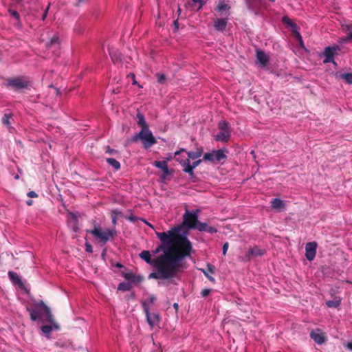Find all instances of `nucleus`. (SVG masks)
I'll list each match as a JSON object with an SVG mask.
<instances>
[{
    "mask_svg": "<svg viewBox=\"0 0 352 352\" xmlns=\"http://www.w3.org/2000/svg\"><path fill=\"white\" fill-rule=\"evenodd\" d=\"M116 266L117 267H118V268H122V267H123V265H122L121 263H116Z\"/></svg>",
    "mask_w": 352,
    "mask_h": 352,
    "instance_id": "56",
    "label": "nucleus"
},
{
    "mask_svg": "<svg viewBox=\"0 0 352 352\" xmlns=\"http://www.w3.org/2000/svg\"><path fill=\"white\" fill-rule=\"evenodd\" d=\"M219 132L215 135L214 140L222 142H228L231 135V129L228 122L221 120L218 124Z\"/></svg>",
    "mask_w": 352,
    "mask_h": 352,
    "instance_id": "7",
    "label": "nucleus"
},
{
    "mask_svg": "<svg viewBox=\"0 0 352 352\" xmlns=\"http://www.w3.org/2000/svg\"><path fill=\"white\" fill-rule=\"evenodd\" d=\"M143 279H144L143 276H142L140 275H135V274H133L132 279H131L130 281L135 283H138L142 281Z\"/></svg>",
    "mask_w": 352,
    "mask_h": 352,
    "instance_id": "36",
    "label": "nucleus"
},
{
    "mask_svg": "<svg viewBox=\"0 0 352 352\" xmlns=\"http://www.w3.org/2000/svg\"><path fill=\"white\" fill-rule=\"evenodd\" d=\"M309 336L318 344H322L327 340L325 333L322 332L320 329L312 330L310 332Z\"/></svg>",
    "mask_w": 352,
    "mask_h": 352,
    "instance_id": "12",
    "label": "nucleus"
},
{
    "mask_svg": "<svg viewBox=\"0 0 352 352\" xmlns=\"http://www.w3.org/2000/svg\"><path fill=\"white\" fill-rule=\"evenodd\" d=\"M256 59L263 67L267 66L269 63L268 56L262 50H256Z\"/></svg>",
    "mask_w": 352,
    "mask_h": 352,
    "instance_id": "15",
    "label": "nucleus"
},
{
    "mask_svg": "<svg viewBox=\"0 0 352 352\" xmlns=\"http://www.w3.org/2000/svg\"><path fill=\"white\" fill-rule=\"evenodd\" d=\"M227 23L226 19H217L214 21V27L218 31H223L226 28Z\"/></svg>",
    "mask_w": 352,
    "mask_h": 352,
    "instance_id": "20",
    "label": "nucleus"
},
{
    "mask_svg": "<svg viewBox=\"0 0 352 352\" xmlns=\"http://www.w3.org/2000/svg\"><path fill=\"white\" fill-rule=\"evenodd\" d=\"M210 292H211L210 289L206 288V289H204L201 290V295L202 297H206L210 294Z\"/></svg>",
    "mask_w": 352,
    "mask_h": 352,
    "instance_id": "42",
    "label": "nucleus"
},
{
    "mask_svg": "<svg viewBox=\"0 0 352 352\" xmlns=\"http://www.w3.org/2000/svg\"><path fill=\"white\" fill-rule=\"evenodd\" d=\"M208 225L206 223H201L199 221L195 230H197L200 232L205 231L206 232Z\"/></svg>",
    "mask_w": 352,
    "mask_h": 352,
    "instance_id": "33",
    "label": "nucleus"
},
{
    "mask_svg": "<svg viewBox=\"0 0 352 352\" xmlns=\"http://www.w3.org/2000/svg\"><path fill=\"white\" fill-rule=\"evenodd\" d=\"M179 228L175 227L168 232H156L161 244L156 248L154 253L163 252L156 258L158 260L166 254L170 257L174 265H186L183 260L190 256L192 252V245L190 240L185 235L179 234Z\"/></svg>",
    "mask_w": 352,
    "mask_h": 352,
    "instance_id": "1",
    "label": "nucleus"
},
{
    "mask_svg": "<svg viewBox=\"0 0 352 352\" xmlns=\"http://www.w3.org/2000/svg\"><path fill=\"white\" fill-rule=\"evenodd\" d=\"M48 9H49V6L47 8V9L45 10L43 16H42V19L43 20H45V19L46 18L47 16V11H48Z\"/></svg>",
    "mask_w": 352,
    "mask_h": 352,
    "instance_id": "51",
    "label": "nucleus"
},
{
    "mask_svg": "<svg viewBox=\"0 0 352 352\" xmlns=\"http://www.w3.org/2000/svg\"><path fill=\"white\" fill-rule=\"evenodd\" d=\"M226 155L222 149L214 151L212 153H206L204 155L203 160H208L210 162H221L223 160L226 159Z\"/></svg>",
    "mask_w": 352,
    "mask_h": 352,
    "instance_id": "10",
    "label": "nucleus"
},
{
    "mask_svg": "<svg viewBox=\"0 0 352 352\" xmlns=\"http://www.w3.org/2000/svg\"><path fill=\"white\" fill-rule=\"evenodd\" d=\"M106 153L109 155H116L118 153V151L116 149L110 148V146H107L105 150Z\"/></svg>",
    "mask_w": 352,
    "mask_h": 352,
    "instance_id": "39",
    "label": "nucleus"
},
{
    "mask_svg": "<svg viewBox=\"0 0 352 352\" xmlns=\"http://www.w3.org/2000/svg\"><path fill=\"white\" fill-rule=\"evenodd\" d=\"M125 219L131 222H135L136 221L140 219L138 217L134 216L133 214H131L129 216H126Z\"/></svg>",
    "mask_w": 352,
    "mask_h": 352,
    "instance_id": "41",
    "label": "nucleus"
},
{
    "mask_svg": "<svg viewBox=\"0 0 352 352\" xmlns=\"http://www.w3.org/2000/svg\"><path fill=\"white\" fill-rule=\"evenodd\" d=\"M139 140L142 141L144 148H148L157 143V140L149 128L141 129L139 133L132 138L131 141L135 142Z\"/></svg>",
    "mask_w": 352,
    "mask_h": 352,
    "instance_id": "5",
    "label": "nucleus"
},
{
    "mask_svg": "<svg viewBox=\"0 0 352 352\" xmlns=\"http://www.w3.org/2000/svg\"><path fill=\"white\" fill-rule=\"evenodd\" d=\"M326 304L328 307L336 308L340 305V300H328Z\"/></svg>",
    "mask_w": 352,
    "mask_h": 352,
    "instance_id": "34",
    "label": "nucleus"
},
{
    "mask_svg": "<svg viewBox=\"0 0 352 352\" xmlns=\"http://www.w3.org/2000/svg\"><path fill=\"white\" fill-rule=\"evenodd\" d=\"M184 151H185L184 149H181V150H179L178 151H176L175 153V155L176 156V155H179L180 153L184 152Z\"/></svg>",
    "mask_w": 352,
    "mask_h": 352,
    "instance_id": "55",
    "label": "nucleus"
},
{
    "mask_svg": "<svg viewBox=\"0 0 352 352\" xmlns=\"http://www.w3.org/2000/svg\"><path fill=\"white\" fill-rule=\"evenodd\" d=\"M173 307H174L175 309H178V304L177 303H175L173 305Z\"/></svg>",
    "mask_w": 352,
    "mask_h": 352,
    "instance_id": "60",
    "label": "nucleus"
},
{
    "mask_svg": "<svg viewBox=\"0 0 352 352\" xmlns=\"http://www.w3.org/2000/svg\"><path fill=\"white\" fill-rule=\"evenodd\" d=\"M132 288V285L130 283L122 282L118 285V290L122 292L130 291Z\"/></svg>",
    "mask_w": 352,
    "mask_h": 352,
    "instance_id": "30",
    "label": "nucleus"
},
{
    "mask_svg": "<svg viewBox=\"0 0 352 352\" xmlns=\"http://www.w3.org/2000/svg\"><path fill=\"white\" fill-rule=\"evenodd\" d=\"M8 13L14 18L15 19L16 21H18L19 22H20V15L19 14V12L14 10H12V9H9L8 10Z\"/></svg>",
    "mask_w": 352,
    "mask_h": 352,
    "instance_id": "35",
    "label": "nucleus"
},
{
    "mask_svg": "<svg viewBox=\"0 0 352 352\" xmlns=\"http://www.w3.org/2000/svg\"><path fill=\"white\" fill-rule=\"evenodd\" d=\"M156 264L153 265L157 270L148 275V278L171 279L182 273L186 268V265H174L173 260L165 255L156 260Z\"/></svg>",
    "mask_w": 352,
    "mask_h": 352,
    "instance_id": "3",
    "label": "nucleus"
},
{
    "mask_svg": "<svg viewBox=\"0 0 352 352\" xmlns=\"http://www.w3.org/2000/svg\"><path fill=\"white\" fill-rule=\"evenodd\" d=\"M140 257L145 261L148 264H150L151 265H154L156 264V258L153 259L151 258V254L149 251L148 250H143L140 254Z\"/></svg>",
    "mask_w": 352,
    "mask_h": 352,
    "instance_id": "16",
    "label": "nucleus"
},
{
    "mask_svg": "<svg viewBox=\"0 0 352 352\" xmlns=\"http://www.w3.org/2000/svg\"><path fill=\"white\" fill-rule=\"evenodd\" d=\"M109 54H110L111 58L113 62H118L122 60V56H121L120 54H119L116 52H113V51L109 50Z\"/></svg>",
    "mask_w": 352,
    "mask_h": 352,
    "instance_id": "32",
    "label": "nucleus"
},
{
    "mask_svg": "<svg viewBox=\"0 0 352 352\" xmlns=\"http://www.w3.org/2000/svg\"><path fill=\"white\" fill-rule=\"evenodd\" d=\"M12 117V113H5L1 120L2 124L6 126L8 128H10L11 125L10 119Z\"/></svg>",
    "mask_w": 352,
    "mask_h": 352,
    "instance_id": "29",
    "label": "nucleus"
},
{
    "mask_svg": "<svg viewBox=\"0 0 352 352\" xmlns=\"http://www.w3.org/2000/svg\"><path fill=\"white\" fill-rule=\"evenodd\" d=\"M133 273L131 272H122V276L126 279V280H131V279H132V277H133Z\"/></svg>",
    "mask_w": 352,
    "mask_h": 352,
    "instance_id": "40",
    "label": "nucleus"
},
{
    "mask_svg": "<svg viewBox=\"0 0 352 352\" xmlns=\"http://www.w3.org/2000/svg\"><path fill=\"white\" fill-rule=\"evenodd\" d=\"M156 76L159 83L164 84L165 82L166 78L164 74L157 73L156 74Z\"/></svg>",
    "mask_w": 352,
    "mask_h": 352,
    "instance_id": "37",
    "label": "nucleus"
},
{
    "mask_svg": "<svg viewBox=\"0 0 352 352\" xmlns=\"http://www.w3.org/2000/svg\"><path fill=\"white\" fill-rule=\"evenodd\" d=\"M228 246H229V244L228 242L225 243L223 245V248H222V250H223V255H226V252H227V250L228 249Z\"/></svg>",
    "mask_w": 352,
    "mask_h": 352,
    "instance_id": "46",
    "label": "nucleus"
},
{
    "mask_svg": "<svg viewBox=\"0 0 352 352\" xmlns=\"http://www.w3.org/2000/svg\"><path fill=\"white\" fill-rule=\"evenodd\" d=\"M87 1H88V0H76V2L74 3V6H79L81 4L85 3L87 2Z\"/></svg>",
    "mask_w": 352,
    "mask_h": 352,
    "instance_id": "47",
    "label": "nucleus"
},
{
    "mask_svg": "<svg viewBox=\"0 0 352 352\" xmlns=\"http://www.w3.org/2000/svg\"><path fill=\"white\" fill-rule=\"evenodd\" d=\"M30 312V319L32 321L41 320L43 322L50 323V325H43L41 327L42 333L47 338H50V333L52 330H59L60 325L56 322L52 311L43 300L34 304V308H27Z\"/></svg>",
    "mask_w": 352,
    "mask_h": 352,
    "instance_id": "2",
    "label": "nucleus"
},
{
    "mask_svg": "<svg viewBox=\"0 0 352 352\" xmlns=\"http://www.w3.org/2000/svg\"><path fill=\"white\" fill-rule=\"evenodd\" d=\"M347 29L349 30V32L347 34V37L346 38L345 41L352 39V29L350 30V28L349 26H347Z\"/></svg>",
    "mask_w": 352,
    "mask_h": 352,
    "instance_id": "45",
    "label": "nucleus"
},
{
    "mask_svg": "<svg viewBox=\"0 0 352 352\" xmlns=\"http://www.w3.org/2000/svg\"><path fill=\"white\" fill-rule=\"evenodd\" d=\"M317 243L316 242H309L305 245V256L309 261L314 260L316 254Z\"/></svg>",
    "mask_w": 352,
    "mask_h": 352,
    "instance_id": "13",
    "label": "nucleus"
},
{
    "mask_svg": "<svg viewBox=\"0 0 352 352\" xmlns=\"http://www.w3.org/2000/svg\"><path fill=\"white\" fill-rule=\"evenodd\" d=\"M87 232L91 233L100 243L103 244H106L109 240L114 239L117 234L115 229L102 230L98 225H94L93 230H87Z\"/></svg>",
    "mask_w": 352,
    "mask_h": 352,
    "instance_id": "4",
    "label": "nucleus"
},
{
    "mask_svg": "<svg viewBox=\"0 0 352 352\" xmlns=\"http://www.w3.org/2000/svg\"><path fill=\"white\" fill-rule=\"evenodd\" d=\"M149 299H150V302L151 303H153L155 302V297L154 296H151Z\"/></svg>",
    "mask_w": 352,
    "mask_h": 352,
    "instance_id": "53",
    "label": "nucleus"
},
{
    "mask_svg": "<svg viewBox=\"0 0 352 352\" xmlns=\"http://www.w3.org/2000/svg\"><path fill=\"white\" fill-rule=\"evenodd\" d=\"M142 307L146 317L147 322L148 323L150 327L153 329L155 324L159 323L160 320V315L156 313L151 314L149 312L148 305L145 302H142Z\"/></svg>",
    "mask_w": 352,
    "mask_h": 352,
    "instance_id": "8",
    "label": "nucleus"
},
{
    "mask_svg": "<svg viewBox=\"0 0 352 352\" xmlns=\"http://www.w3.org/2000/svg\"><path fill=\"white\" fill-rule=\"evenodd\" d=\"M153 165L162 170L164 175H170V170L168 169V164L166 161H155Z\"/></svg>",
    "mask_w": 352,
    "mask_h": 352,
    "instance_id": "18",
    "label": "nucleus"
},
{
    "mask_svg": "<svg viewBox=\"0 0 352 352\" xmlns=\"http://www.w3.org/2000/svg\"><path fill=\"white\" fill-rule=\"evenodd\" d=\"M8 276H9V278H10V280L13 283H14L19 285H21L23 284L21 278H19V276L17 275L16 273H15L14 272H9Z\"/></svg>",
    "mask_w": 352,
    "mask_h": 352,
    "instance_id": "27",
    "label": "nucleus"
},
{
    "mask_svg": "<svg viewBox=\"0 0 352 352\" xmlns=\"http://www.w3.org/2000/svg\"><path fill=\"white\" fill-rule=\"evenodd\" d=\"M206 232L210 234H213L216 233L217 232V230L214 227L208 226Z\"/></svg>",
    "mask_w": 352,
    "mask_h": 352,
    "instance_id": "43",
    "label": "nucleus"
},
{
    "mask_svg": "<svg viewBox=\"0 0 352 352\" xmlns=\"http://www.w3.org/2000/svg\"><path fill=\"white\" fill-rule=\"evenodd\" d=\"M28 196L31 198L37 197L38 195L34 191H30L28 193Z\"/></svg>",
    "mask_w": 352,
    "mask_h": 352,
    "instance_id": "48",
    "label": "nucleus"
},
{
    "mask_svg": "<svg viewBox=\"0 0 352 352\" xmlns=\"http://www.w3.org/2000/svg\"><path fill=\"white\" fill-rule=\"evenodd\" d=\"M173 23H174V25L175 26L176 28H179V23H178L177 20L174 21Z\"/></svg>",
    "mask_w": 352,
    "mask_h": 352,
    "instance_id": "54",
    "label": "nucleus"
},
{
    "mask_svg": "<svg viewBox=\"0 0 352 352\" xmlns=\"http://www.w3.org/2000/svg\"><path fill=\"white\" fill-rule=\"evenodd\" d=\"M46 47L47 48L54 47L56 49L59 48L60 47V40L58 34H54L51 40L46 43Z\"/></svg>",
    "mask_w": 352,
    "mask_h": 352,
    "instance_id": "21",
    "label": "nucleus"
},
{
    "mask_svg": "<svg viewBox=\"0 0 352 352\" xmlns=\"http://www.w3.org/2000/svg\"><path fill=\"white\" fill-rule=\"evenodd\" d=\"M265 250L263 249L259 248L258 246H254L252 248H250L247 254L245 256V261H250L252 257L261 256L265 254Z\"/></svg>",
    "mask_w": 352,
    "mask_h": 352,
    "instance_id": "14",
    "label": "nucleus"
},
{
    "mask_svg": "<svg viewBox=\"0 0 352 352\" xmlns=\"http://www.w3.org/2000/svg\"><path fill=\"white\" fill-rule=\"evenodd\" d=\"M137 119V124L141 127V129H146L148 128V125L147 124L144 116L142 113L138 112L136 116Z\"/></svg>",
    "mask_w": 352,
    "mask_h": 352,
    "instance_id": "22",
    "label": "nucleus"
},
{
    "mask_svg": "<svg viewBox=\"0 0 352 352\" xmlns=\"http://www.w3.org/2000/svg\"><path fill=\"white\" fill-rule=\"evenodd\" d=\"M207 267H208V271H206L204 269H201V270L204 274V275L208 278V280H210L212 282H214V278L212 276H210L208 273V272H209L211 274H214V267L210 264H208Z\"/></svg>",
    "mask_w": 352,
    "mask_h": 352,
    "instance_id": "24",
    "label": "nucleus"
},
{
    "mask_svg": "<svg viewBox=\"0 0 352 352\" xmlns=\"http://www.w3.org/2000/svg\"><path fill=\"white\" fill-rule=\"evenodd\" d=\"M336 76L337 78L344 80L349 85L352 84V73L337 72Z\"/></svg>",
    "mask_w": 352,
    "mask_h": 352,
    "instance_id": "23",
    "label": "nucleus"
},
{
    "mask_svg": "<svg viewBox=\"0 0 352 352\" xmlns=\"http://www.w3.org/2000/svg\"><path fill=\"white\" fill-rule=\"evenodd\" d=\"M136 83H137L136 80H135V79H133V84H136Z\"/></svg>",
    "mask_w": 352,
    "mask_h": 352,
    "instance_id": "62",
    "label": "nucleus"
},
{
    "mask_svg": "<svg viewBox=\"0 0 352 352\" xmlns=\"http://www.w3.org/2000/svg\"><path fill=\"white\" fill-rule=\"evenodd\" d=\"M230 8V7L223 3V2H221L216 8V11L218 12H222L223 11H226V10H228Z\"/></svg>",
    "mask_w": 352,
    "mask_h": 352,
    "instance_id": "31",
    "label": "nucleus"
},
{
    "mask_svg": "<svg viewBox=\"0 0 352 352\" xmlns=\"http://www.w3.org/2000/svg\"><path fill=\"white\" fill-rule=\"evenodd\" d=\"M340 50V48L337 45H334L333 46L326 47L323 52V55L324 56L323 63H329L330 62H333L334 56L337 54L338 52H339Z\"/></svg>",
    "mask_w": 352,
    "mask_h": 352,
    "instance_id": "9",
    "label": "nucleus"
},
{
    "mask_svg": "<svg viewBox=\"0 0 352 352\" xmlns=\"http://www.w3.org/2000/svg\"><path fill=\"white\" fill-rule=\"evenodd\" d=\"M199 211L198 210L195 211L190 212L188 210H186L184 214H183V221L182 226L186 228L188 230H192L196 228L199 220H198V212Z\"/></svg>",
    "mask_w": 352,
    "mask_h": 352,
    "instance_id": "6",
    "label": "nucleus"
},
{
    "mask_svg": "<svg viewBox=\"0 0 352 352\" xmlns=\"http://www.w3.org/2000/svg\"><path fill=\"white\" fill-rule=\"evenodd\" d=\"M27 204H28V206H31V205L32 204V200H29V201H27Z\"/></svg>",
    "mask_w": 352,
    "mask_h": 352,
    "instance_id": "58",
    "label": "nucleus"
},
{
    "mask_svg": "<svg viewBox=\"0 0 352 352\" xmlns=\"http://www.w3.org/2000/svg\"><path fill=\"white\" fill-rule=\"evenodd\" d=\"M180 164L184 166L183 170L192 177L194 176V171L192 164L190 163V160L186 159V160L180 162Z\"/></svg>",
    "mask_w": 352,
    "mask_h": 352,
    "instance_id": "19",
    "label": "nucleus"
},
{
    "mask_svg": "<svg viewBox=\"0 0 352 352\" xmlns=\"http://www.w3.org/2000/svg\"><path fill=\"white\" fill-rule=\"evenodd\" d=\"M331 63L333 64V65L337 66V63L334 60H333V62H331Z\"/></svg>",
    "mask_w": 352,
    "mask_h": 352,
    "instance_id": "61",
    "label": "nucleus"
},
{
    "mask_svg": "<svg viewBox=\"0 0 352 352\" xmlns=\"http://www.w3.org/2000/svg\"><path fill=\"white\" fill-rule=\"evenodd\" d=\"M178 12H181V9H180V8H179V9H178Z\"/></svg>",
    "mask_w": 352,
    "mask_h": 352,
    "instance_id": "63",
    "label": "nucleus"
},
{
    "mask_svg": "<svg viewBox=\"0 0 352 352\" xmlns=\"http://www.w3.org/2000/svg\"><path fill=\"white\" fill-rule=\"evenodd\" d=\"M119 212L116 210L112 211L111 213V219H112V224L115 226L117 224V214Z\"/></svg>",
    "mask_w": 352,
    "mask_h": 352,
    "instance_id": "38",
    "label": "nucleus"
},
{
    "mask_svg": "<svg viewBox=\"0 0 352 352\" xmlns=\"http://www.w3.org/2000/svg\"><path fill=\"white\" fill-rule=\"evenodd\" d=\"M203 153V149L201 148H197L195 151H190L188 152V158L192 160H196L198 157H201Z\"/></svg>",
    "mask_w": 352,
    "mask_h": 352,
    "instance_id": "25",
    "label": "nucleus"
},
{
    "mask_svg": "<svg viewBox=\"0 0 352 352\" xmlns=\"http://www.w3.org/2000/svg\"><path fill=\"white\" fill-rule=\"evenodd\" d=\"M134 297H135V294H134V293H133V292H132V293L129 295V298H134Z\"/></svg>",
    "mask_w": 352,
    "mask_h": 352,
    "instance_id": "57",
    "label": "nucleus"
},
{
    "mask_svg": "<svg viewBox=\"0 0 352 352\" xmlns=\"http://www.w3.org/2000/svg\"><path fill=\"white\" fill-rule=\"evenodd\" d=\"M8 85L14 90H20L28 87V82L22 78H9Z\"/></svg>",
    "mask_w": 352,
    "mask_h": 352,
    "instance_id": "11",
    "label": "nucleus"
},
{
    "mask_svg": "<svg viewBox=\"0 0 352 352\" xmlns=\"http://www.w3.org/2000/svg\"><path fill=\"white\" fill-rule=\"evenodd\" d=\"M85 247H86V251L87 252H89V253H92L93 252V247H92V245L90 243H85Z\"/></svg>",
    "mask_w": 352,
    "mask_h": 352,
    "instance_id": "44",
    "label": "nucleus"
},
{
    "mask_svg": "<svg viewBox=\"0 0 352 352\" xmlns=\"http://www.w3.org/2000/svg\"><path fill=\"white\" fill-rule=\"evenodd\" d=\"M283 21L287 24L292 25V21L288 17H283Z\"/></svg>",
    "mask_w": 352,
    "mask_h": 352,
    "instance_id": "50",
    "label": "nucleus"
},
{
    "mask_svg": "<svg viewBox=\"0 0 352 352\" xmlns=\"http://www.w3.org/2000/svg\"><path fill=\"white\" fill-rule=\"evenodd\" d=\"M107 162L111 166L116 170L120 168V163L114 158H107Z\"/></svg>",
    "mask_w": 352,
    "mask_h": 352,
    "instance_id": "28",
    "label": "nucleus"
},
{
    "mask_svg": "<svg viewBox=\"0 0 352 352\" xmlns=\"http://www.w3.org/2000/svg\"><path fill=\"white\" fill-rule=\"evenodd\" d=\"M298 37L299 38V39L300 41V43H302V37H301V36H300V34L299 33H298Z\"/></svg>",
    "mask_w": 352,
    "mask_h": 352,
    "instance_id": "59",
    "label": "nucleus"
},
{
    "mask_svg": "<svg viewBox=\"0 0 352 352\" xmlns=\"http://www.w3.org/2000/svg\"><path fill=\"white\" fill-rule=\"evenodd\" d=\"M271 206L274 209H280L285 206V204L283 201L276 198L272 200Z\"/></svg>",
    "mask_w": 352,
    "mask_h": 352,
    "instance_id": "26",
    "label": "nucleus"
},
{
    "mask_svg": "<svg viewBox=\"0 0 352 352\" xmlns=\"http://www.w3.org/2000/svg\"><path fill=\"white\" fill-rule=\"evenodd\" d=\"M207 1L208 0H192L188 6L192 10L199 11Z\"/></svg>",
    "mask_w": 352,
    "mask_h": 352,
    "instance_id": "17",
    "label": "nucleus"
},
{
    "mask_svg": "<svg viewBox=\"0 0 352 352\" xmlns=\"http://www.w3.org/2000/svg\"><path fill=\"white\" fill-rule=\"evenodd\" d=\"M202 160H197V161L194 162L192 164V166L193 169H194L195 168H196L197 166H199V165L200 164V163L201 162V161H202Z\"/></svg>",
    "mask_w": 352,
    "mask_h": 352,
    "instance_id": "49",
    "label": "nucleus"
},
{
    "mask_svg": "<svg viewBox=\"0 0 352 352\" xmlns=\"http://www.w3.org/2000/svg\"><path fill=\"white\" fill-rule=\"evenodd\" d=\"M346 349L352 351V342H348L346 345Z\"/></svg>",
    "mask_w": 352,
    "mask_h": 352,
    "instance_id": "52",
    "label": "nucleus"
}]
</instances>
